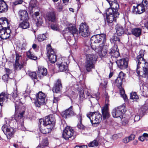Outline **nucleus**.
Here are the masks:
<instances>
[{
  "mask_svg": "<svg viewBox=\"0 0 148 148\" xmlns=\"http://www.w3.org/2000/svg\"><path fill=\"white\" fill-rule=\"evenodd\" d=\"M38 7V3L36 0H31L29 3V8L32 10L33 9Z\"/></svg>",
  "mask_w": 148,
  "mask_h": 148,
  "instance_id": "36",
  "label": "nucleus"
},
{
  "mask_svg": "<svg viewBox=\"0 0 148 148\" xmlns=\"http://www.w3.org/2000/svg\"><path fill=\"white\" fill-rule=\"evenodd\" d=\"M128 59L127 58L118 60L116 63L118 66L121 69L127 68L128 65Z\"/></svg>",
  "mask_w": 148,
  "mask_h": 148,
  "instance_id": "17",
  "label": "nucleus"
},
{
  "mask_svg": "<svg viewBox=\"0 0 148 148\" xmlns=\"http://www.w3.org/2000/svg\"><path fill=\"white\" fill-rule=\"evenodd\" d=\"M39 122L40 125L52 128H53L55 124L54 122L52 121L49 116L46 117L43 119H40Z\"/></svg>",
  "mask_w": 148,
  "mask_h": 148,
  "instance_id": "12",
  "label": "nucleus"
},
{
  "mask_svg": "<svg viewBox=\"0 0 148 148\" xmlns=\"http://www.w3.org/2000/svg\"><path fill=\"white\" fill-rule=\"evenodd\" d=\"M8 95L7 93L2 92L0 94V105L3 106L4 102H6L8 99Z\"/></svg>",
  "mask_w": 148,
  "mask_h": 148,
  "instance_id": "28",
  "label": "nucleus"
},
{
  "mask_svg": "<svg viewBox=\"0 0 148 148\" xmlns=\"http://www.w3.org/2000/svg\"><path fill=\"white\" fill-rule=\"evenodd\" d=\"M26 55L27 57L29 59L34 60H36L37 59V57L34 54L32 53L30 50L26 52Z\"/></svg>",
  "mask_w": 148,
  "mask_h": 148,
  "instance_id": "37",
  "label": "nucleus"
},
{
  "mask_svg": "<svg viewBox=\"0 0 148 148\" xmlns=\"http://www.w3.org/2000/svg\"><path fill=\"white\" fill-rule=\"evenodd\" d=\"M79 96L80 97L83 99L85 98L84 92L83 90H81L79 92Z\"/></svg>",
  "mask_w": 148,
  "mask_h": 148,
  "instance_id": "53",
  "label": "nucleus"
},
{
  "mask_svg": "<svg viewBox=\"0 0 148 148\" xmlns=\"http://www.w3.org/2000/svg\"><path fill=\"white\" fill-rule=\"evenodd\" d=\"M66 30L71 33L73 36L75 34L77 35L78 32L75 27L71 24H69V26L66 28Z\"/></svg>",
  "mask_w": 148,
  "mask_h": 148,
  "instance_id": "27",
  "label": "nucleus"
},
{
  "mask_svg": "<svg viewBox=\"0 0 148 148\" xmlns=\"http://www.w3.org/2000/svg\"><path fill=\"white\" fill-rule=\"evenodd\" d=\"M97 58V56L92 53L86 55L85 67L88 72H90L92 69H95V64Z\"/></svg>",
  "mask_w": 148,
  "mask_h": 148,
  "instance_id": "2",
  "label": "nucleus"
},
{
  "mask_svg": "<svg viewBox=\"0 0 148 148\" xmlns=\"http://www.w3.org/2000/svg\"><path fill=\"white\" fill-rule=\"evenodd\" d=\"M116 32L119 36L123 35L124 32V30L123 27L120 24H117L115 26Z\"/></svg>",
  "mask_w": 148,
  "mask_h": 148,
  "instance_id": "31",
  "label": "nucleus"
},
{
  "mask_svg": "<svg viewBox=\"0 0 148 148\" xmlns=\"http://www.w3.org/2000/svg\"><path fill=\"white\" fill-rule=\"evenodd\" d=\"M46 17L49 21L54 22L56 21V16L54 10L51 8V11L49 12L46 15Z\"/></svg>",
  "mask_w": 148,
  "mask_h": 148,
  "instance_id": "24",
  "label": "nucleus"
},
{
  "mask_svg": "<svg viewBox=\"0 0 148 148\" xmlns=\"http://www.w3.org/2000/svg\"><path fill=\"white\" fill-rule=\"evenodd\" d=\"M147 140V139H145V138H144L143 135L142 136H140L139 137V140H140L141 141L143 142L145 140Z\"/></svg>",
  "mask_w": 148,
  "mask_h": 148,
  "instance_id": "63",
  "label": "nucleus"
},
{
  "mask_svg": "<svg viewBox=\"0 0 148 148\" xmlns=\"http://www.w3.org/2000/svg\"><path fill=\"white\" fill-rule=\"evenodd\" d=\"M8 6L3 0L0 1V12H6L8 9Z\"/></svg>",
  "mask_w": 148,
  "mask_h": 148,
  "instance_id": "29",
  "label": "nucleus"
},
{
  "mask_svg": "<svg viewBox=\"0 0 148 148\" xmlns=\"http://www.w3.org/2000/svg\"><path fill=\"white\" fill-rule=\"evenodd\" d=\"M11 30L9 27L7 29V32H5V34H4V36L3 37V39H6L8 38L10 36V33Z\"/></svg>",
  "mask_w": 148,
  "mask_h": 148,
  "instance_id": "40",
  "label": "nucleus"
},
{
  "mask_svg": "<svg viewBox=\"0 0 148 148\" xmlns=\"http://www.w3.org/2000/svg\"><path fill=\"white\" fill-rule=\"evenodd\" d=\"M47 69L43 66H39L38 68V75L40 78L47 75Z\"/></svg>",
  "mask_w": 148,
  "mask_h": 148,
  "instance_id": "23",
  "label": "nucleus"
},
{
  "mask_svg": "<svg viewBox=\"0 0 148 148\" xmlns=\"http://www.w3.org/2000/svg\"><path fill=\"white\" fill-rule=\"evenodd\" d=\"M145 7L141 4H138L137 6H133V12L134 14H141L145 11Z\"/></svg>",
  "mask_w": 148,
  "mask_h": 148,
  "instance_id": "21",
  "label": "nucleus"
},
{
  "mask_svg": "<svg viewBox=\"0 0 148 148\" xmlns=\"http://www.w3.org/2000/svg\"><path fill=\"white\" fill-rule=\"evenodd\" d=\"M7 28L4 29L1 28L0 29V37L2 39L3 37L4 36V34H5V32H7Z\"/></svg>",
  "mask_w": 148,
  "mask_h": 148,
  "instance_id": "45",
  "label": "nucleus"
},
{
  "mask_svg": "<svg viewBox=\"0 0 148 148\" xmlns=\"http://www.w3.org/2000/svg\"><path fill=\"white\" fill-rule=\"evenodd\" d=\"M9 77V75L7 74H5L3 75L2 77V78L4 81H7Z\"/></svg>",
  "mask_w": 148,
  "mask_h": 148,
  "instance_id": "54",
  "label": "nucleus"
},
{
  "mask_svg": "<svg viewBox=\"0 0 148 148\" xmlns=\"http://www.w3.org/2000/svg\"><path fill=\"white\" fill-rule=\"evenodd\" d=\"M140 119V118L139 115H136L135 116L134 121H138Z\"/></svg>",
  "mask_w": 148,
  "mask_h": 148,
  "instance_id": "61",
  "label": "nucleus"
},
{
  "mask_svg": "<svg viewBox=\"0 0 148 148\" xmlns=\"http://www.w3.org/2000/svg\"><path fill=\"white\" fill-rule=\"evenodd\" d=\"M123 142L125 143H127L130 142L128 137L125 138L123 140Z\"/></svg>",
  "mask_w": 148,
  "mask_h": 148,
  "instance_id": "58",
  "label": "nucleus"
},
{
  "mask_svg": "<svg viewBox=\"0 0 148 148\" xmlns=\"http://www.w3.org/2000/svg\"><path fill=\"white\" fill-rule=\"evenodd\" d=\"M67 60V58L64 57L60 58L57 60L56 64L60 71H68V66L66 62Z\"/></svg>",
  "mask_w": 148,
  "mask_h": 148,
  "instance_id": "5",
  "label": "nucleus"
},
{
  "mask_svg": "<svg viewBox=\"0 0 148 148\" xmlns=\"http://www.w3.org/2000/svg\"><path fill=\"white\" fill-rule=\"evenodd\" d=\"M23 2L22 0H15L14 3L15 5H17L18 4H21Z\"/></svg>",
  "mask_w": 148,
  "mask_h": 148,
  "instance_id": "57",
  "label": "nucleus"
},
{
  "mask_svg": "<svg viewBox=\"0 0 148 148\" xmlns=\"http://www.w3.org/2000/svg\"><path fill=\"white\" fill-rule=\"evenodd\" d=\"M18 16L21 20H28V14L25 10H20L18 12Z\"/></svg>",
  "mask_w": 148,
  "mask_h": 148,
  "instance_id": "25",
  "label": "nucleus"
},
{
  "mask_svg": "<svg viewBox=\"0 0 148 148\" xmlns=\"http://www.w3.org/2000/svg\"><path fill=\"white\" fill-rule=\"evenodd\" d=\"M108 103L106 104L101 110L104 119H108L110 116L108 109Z\"/></svg>",
  "mask_w": 148,
  "mask_h": 148,
  "instance_id": "20",
  "label": "nucleus"
},
{
  "mask_svg": "<svg viewBox=\"0 0 148 148\" xmlns=\"http://www.w3.org/2000/svg\"><path fill=\"white\" fill-rule=\"evenodd\" d=\"M2 130L8 139H10L13 137L14 132L12 128L4 125L2 127Z\"/></svg>",
  "mask_w": 148,
  "mask_h": 148,
  "instance_id": "11",
  "label": "nucleus"
},
{
  "mask_svg": "<svg viewBox=\"0 0 148 148\" xmlns=\"http://www.w3.org/2000/svg\"><path fill=\"white\" fill-rule=\"evenodd\" d=\"M130 141L133 140L135 138V135L134 134H131L130 136L128 137Z\"/></svg>",
  "mask_w": 148,
  "mask_h": 148,
  "instance_id": "56",
  "label": "nucleus"
},
{
  "mask_svg": "<svg viewBox=\"0 0 148 148\" xmlns=\"http://www.w3.org/2000/svg\"><path fill=\"white\" fill-rule=\"evenodd\" d=\"M130 98L131 99H137L138 98V97L135 92L132 93L130 95Z\"/></svg>",
  "mask_w": 148,
  "mask_h": 148,
  "instance_id": "46",
  "label": "nucleus"
},
{
  "mask_svg": "<svg viewBox=\"0 0 148 148\" xmlns=\"http://www.w3.org/2000/svg\"><path fill=\"white\" fill-rule=\"evenodd\" d=\"M22 56L16 54V56L15 62H21Z\"/></svg>",
  "mask_w": 148,
  "mask_h": 148,
  "instance_id": "47",
  "label": "nucleus"
},
{
  "mask_svg": "<svg viewBox=\"0 0 148 148\" xmlns=\"http://www.w3.org/2000/svg\"><path fill=\"white\" fill-rule=\"evenodd\" d=\"M122 117H123V116ZM121 119L122 123L123 125H125L127 124L128 120L127 119L123 117Z\"/></svg>",
  "mask_w": 148,
  "mask_h": 148,
  "instance_id": "48",
  "label": "nucleus"
},
{
  "mask_svg": "<svg viewBox=\"0 0 148 148\" xmlns=\"http://www.w3.org/2000/svg\"><path fill=\"white\" fill-rule=\"evenodd\" d=\"M110 53L111 56L117 58L119 56V53L117 45L115 44L110 49Z\"/></svg>",
  "mask_w": 148,
  "mask_h": 148,
  "instance_id": "22",
  "label": "nucleus"
},
{
  "mask_svg": "<svg viewBox=\"0 0 148 148\" xmlns=\"http://www.w3.org/2000/svg\"><path fill=\"white\" fill-rule=\"evenodd\" d=\"M17 89L15 90L12 93V97L14 99L13 101L15 103V107L16 108V105H18L19 104L20 102V99L18 97V95L17 94Z\"/></svg>",
  "mask_w": 148,
  "mask_h": 148,
  "instance_id": "30",
  "label": "nucleus"
},
{
  "mask_svg": "<svg viewBox=\"0 0 148 148\" xmlns=\"http://www.w3.org/2000/svg\"><path fill=\"white\" fill-rule=\"evenodd\" d=\"M87 95L88 96H90L91 97V99L90 100V101L91 103V104H93L94 105H95V104L94 103L92 102V101L93 100H94L95 101H96V103L97 102V98H97V97L98 96V94H95V95L94 96V97H92V96L90 94V93L88 92V93L87 94Z\"/></svg>",
  "mask_w": 148,
  "mask_h": 148,
  "instance_id": "38",
  "label": "nucleus"
},
{
  "mask_svg": "<svg viewBox=\"0 0 148 148\" xmlns=\"http://www.w3.org/2000/svg\"><path fill=\"white\" fill-rule=\"evenodd\" d=\"M110 7L115 12H118L117 10L119 8V5L116 0H107Z\"/></svg>",
  "mask_w": 148,
  "mask_h": 148,
  "instance_id": "19",
  "label": "nucleus"
},
{
  "mask_svg": "<svg viewBox=\"0 0 148 148\" xmlns=\"http://www.w3.org/2000/svg\"><path fill=\"white\" fill-rule=\"evenodd\" d=\"M144 27L148 30V21H145L144 23Z\"/></svg>",
  "mask_w": 148,
  "mask_h": 148,
  "instance_id": "64",
  "label": "nucleus"
},
{
  "mask_svg": "<svg viewBox=\"0 0 148 148\" xmlns=\"http://www.w3.org/2000/svg\"><path fill=\"white\" fill-rule=\"evenodd\" d=\"M62 88L61 81L60 79H58L56 82L55 85L53 87L52 91L54 92L57 93Z\"/></svg>",
  "mask_w": 148,
  "mask_h": 148,
  "instance_id": "26",
  "label": "nucleus"
},
{
  "mask_svg": "<svg viewBox=\"0 0 148 148\" xmlns=\"http://www.w3.org/2000/svg\"><path fill=\"white\" fill-rule=\"evenodd\" d=\"M143 108L145 110H146L148 109V101L146 102L145 104L143 107Z\"/></svg>",
  "mask_w": 148,
  "mask_h": 148,
  "instance_id": "55",
  "label": "nucleus"
},
{
  "mask_svg": "<svg viewBox=\"0 0 148 148\" xmlns=\"http://www.w3.org/2000/svg\"><path fill=\"white\" fill-rule=\"evenodd\" d=\"M63 7L61 5H60L56 7V9L57 10L58 12H61L62 9Z\"/></svg>",
  "mask_w": 148,
  "mask_h": 148,
  "instance_id": "51",
  "label": "nucleus"
},
{
  "mask_svg": "<svg viewBox=\"0 0 148 148\" xmlns=\"http://www.w3.org/2000/svg\"><path fill=\"white\" fill-rule=\"evenodd\" d=\"M113 40L116 42H120V39L118 38L117 37L114 36V38H113Z\"/></svg>",
  "mask_w": 148,
  "mask_h": 148,
  "instance_id": "62",
  "label": "nucleus"
},
{
  "mask_svg": "<svg viewBox=\"0 0 148 148\" xmlns=\"http://www.w3.org/2000/svg\"><path fill=\"white\" fill-rule=\"evenodd\" d=\"M47 56L50 62L54 63L56 61H57L56 53L51 48L50 45H47Z\"/></svg>",
  "mask_w": 148,
  "mask_h": 148,
  "instance_id": "9",
  "label": "nucleus"
},
{
  "mask_svg": "<svg viewBox=\"0 0 148 148\" xmlns=\"http://www.w3.org/2000/svg\"><path fill=\"white\" fill-rule=\"evenodd\" d=\"M144 51L140 50L137 56L136 61L137 63L136 72L138 75L142 77L148 78V63L145 62L143 57Z\"/></svg>",
  "mask_w": 148,
  "mask_h": 148,
  "instance_id": "1",
  "label": "nucleus"
},
{
  "mask_svg": "<svg viewBox=\"0 0 148 148\" xmlns=\"http://www.w3.org/2000/svg\"><path fill=\"white\" fill-rule=\"evenodd\" d=\"M80 34L84 37H88L90 35L89 27L86 23H82L80 26L79 29Z\"/></svg>",
  "mask_w": 148,
  "mask_h": 148,
  "instance_id": "10",
  "label": "nucleus"
},
{
  "mask_svg": "<svg viewBox=\"0 0 148 148\" xmlns=\"http://www.w3.org/2000/svg\"><path fill=\"white\" fill-rule=\"evenodd\" d=\"M22 22H20L19 24V27L23 29H26L29 28V23L28 20H22Z\"/></svg>",
  "mask_w": 148,
  "mask_h": 148,
  "instance_id": "34",
  "label": "nucleus"
},
{
  "mask_svg": "<svg viewBox=\"0 0 148 148\" xmlns=\"http://www.w3.org/2000/svg\"><path fill=\"white\" fill-rule=\"evenodd\" d=\"M126 111L125 107L124 106H121L113 109L112 112V115L114 118L119 117L121 118L123 115Z\"/></svg>",
  "mask_w": 148,
  "mask_h": 148,
  "instance_id": "7",
  "label": "nucleus"
},
{
  "mask_svg": "<svg viewBox=\"0 0 148 148\" xmlns=\"http://www.w3.org/2000/svg\"><path fill=\"white\" fill-rule=\"evenodd\" d=\"M124 76L125 74L123 72L121 71L120 72L118 77H121V79H123Z\"/></svg>",
  "mask_w": 148,
  "mask_h": 148,
  "instance_id": "59",
  "label": "nucleus"
},
{
  "mask_svg": "<svg viewBox=\"0 0 148 148\" xmlns=\"http://www.w3.org/2000/svg\"><path fill=\"white\" fill-rule=\"evenodd\" d=\"M61 114L63 118L65 119L71 116L74 115V112L73 110V106H71L69 108L62 111Z\"/></svg>",
  "mask_w": 148,
  "mask_h": 148,
  "instance_id": "18",
  "label": "nucleus"
},
{
  "mask_svg": "<svg viewBox=\"0 0 148 148\" xmlns=\"http://www.w3.org/2000/svg\"><path fill=\"white\" fill-rule=\"evenodd\" d=\"M98 49L97 47V49L95 51H98L99 56L101 58L106 57L108 53V46L104 44H101L99 45V49Z\"/></svg>",
  "mask_w": 148,
  "mask_h": 148,
  "instance_id": "14",
  "label": "nucleus"
},
{
  "mask_svg": "<svg viewBox=\"0 0 148 148\" xmlns=\"http://www.w3.org/2000/svg\"><path fill=\"white\" fill-rule=\"evenodd\" d=\"M14 66L15 70H19L23 67V64L22 62H15Z\"/></svg>",
  "mask_w": 148,
  "mask_h": 148,
  "instance_id": "39",
  "label": "nucleus"
},
{
  "mask_svg": "<svg viewBox=\"0 0 148 148\" xmlns=\"http://www.w3.org/2000/svg\"><path fill=\"white\" fill-rule=\"evenodd\" d=\"M106 40V35L105 34H97L92 36L91 38V46L92 49L96 51L99 46V43L101 42V44H104Z\"/></svg>",
  "mask_w": 148,
  "mask_h": 148,
  "instance_id": "3",
  "label": "nucleus"
},
{
  "mask_svg": "<svg viewBox=\"0 0 148 148\" xmlns=\"http://www.w3.org/2000/svg\"><path fill=\"white\" fill-rule=\"evenodd\" d=\"M29 76L33 79H36L37 78V74L35 72H30L29 73Z\"/></svg>",
  "mask_w": 148,
  "mask_h": 148,
  "instance_id": "42",
  "label": "nucleus"
},
{
  "mask_svg": "<svg viewBox=\"0 0 148 148\" xmlns=\"http://www.w3.org/2000/svg\"><path fill=\"white\" fill-rule=\"evenodd\" d=\"M141 4L144 7L148 6V0H143L142 4Z\"/></svg>",
  "mask_w": 148,
  "mask_h": 148,
  "instance_id": "50",
  "label": "nucleus"
},
{
  "mask_svg": "<svg viewBox=\"0 0 148 148\" xmlns=\"http://www.w3.org/2000/svg\"><path fill=\"white\" fill-rule=\"evenodd\" d=\"M87 116L90 121L92 124L99 123L102 120V116L99 112H90L87 114Z\"/></svg>",
  "mask_w": 148,
  "mask_h": 148,
  "instance_id": "4",
  "label": "nucleus"
},
{
  "mask_svg": "<svg viewBox=\"0 0 148 148\" xmlns=\"http://www.w3.org/2000/svg\"><path fill=\"white\" fill-rule=\"evenodd\" d=\"M59 99L58 97H54L53 100V107H54L55 106L56 108V110H58V103L59 101Z\"/></svg>",
  "mask_w": 148,
  "mask_h": 148,
  "instance_id": "44",
  "label": "nucleus"
},
{
  "mask_svg": "<svg viewBox=\"0 0 148 148\" xmlns=\"http://www.w3.org/2000/svg\"><path fill=\"white\" fill-rule=\"evenodd\" d=\"M107 21L108 23H112L114 20V18L117 17L119 15L118 12H114L113 10L108 8L106 10Z\"/></svg>",
  "mask_w": 148,
  "mask_h": 148,
  "instance_id": "8",
  "label": "nucleus"
},
{
  "mask_svg": "<svg viewBox=\"0 0 148 148\" xmlns=\"http://www.w3.org/2000/svg\"><path fill=\"white\" fill-rule=\"evenodd\" d=\"M53 129L44 125L42 126H41V127L39 128L40 132L44 134H47L50 133Z\"/></svg>",
  "mask_w": 148,
  "mask_h": 148,
  "instance_id": "33",
  "label": "nucleus"
},
{
  "mask_svg": "<svg viewBox=\"0 0 148 148\" xmlns=\"http://www.w3.org/2000/svg\"><path fill=\"white\" fill-rule=\"evenodd\" d=\"M73 134L74 130L72 128L67 126L63 130L62 136L64 139L67 140L73 135Z\"/></svg>",
  "mask_w": 148,
  "mask_h": 148,
  "instance_id": "15",
  "label": "nucleus"
},
{
  "mask_svg": "<svg viewBox=\"0 0 148 148\" xmlns=\"http://www.w3.org/2000/svg\"><path fill=\"white\" fill-rule=\"evenodd\" d=\"M51 28L54 30L57 31L59 29V27L57 24H52L51 26Z\"/></svg>",
  "mask_w": 148,
  "mask_h": 148,
  "instance_id": "49",
  "label": "nucleus"
},
{
  "mask_svg": "<svg viewBox=\"0 0 148 148\" xmlns=\"http://www.w3.org/2000/svg\"><path fill=\"white\" fill-rule=\"evenodd\" d=\"M5 71L6 72V74H7L8 75H9L10 74L11 72L12 71L11 70H10L9 69H5Z\"/></svg>",
  "mask_w": 148,
  "mask_h": 148,
  "instance_id": "60",
  "label": "nucleus"
},
{
  "mask_svg": "<svg viewBox=\"0 0 148 148\" xmlns=\"http://www.w3.org/2000/svg\"><path fill=\"white\" fill-rule=\"evenodd\" d=\"M23 114L24 112H23L15 116V119L18 124V128L21 130H24V129L23 119Z\"/></svg>",
  "mask_w": 148,
  "mask_h": 148,
  "instance_id": "16",
  "label": "nucleus"
},
{
  "mask_svg": "<svg viewBox=\"0 0 148 148\" xmlns=\"http://www.w3.org/2000/svg\"><path fill=\"white\" fill-rule=\"evenodd\" d=\"M141 32V29L138 28H133L131 30L132 34L136 37H138L140 36Z\"/></svg>",
  "mask_w": 148,
  "mask_h": 148,
  "instance_id": "32",
  "label": "nucleus"
},
{
  "mask_svg": "<svg viewBox=\"0 0 148 148\" xmlns=\"http://www.w3.org/2000/svg\"><path fill=\"white\" fill-rule=\"evenodd\" d=\"M47 37L44 34H42L38 36L37 39L39 42H42L46 40Z\"/></svg>",
  "mask_w": 148,
  "mask_h": 148,
  "instance_id": "41",
  "label": "nucleus"
},
{
  "mask_svg": "<svg viewBox=\"0 0 148 148\" xmlns=\"http://www.w3.org/2000/svg\"><path fill=\"white\" fill-rule=\"evenodd\" d=\"M82 122H79L77 125L78 128L79 129H83L84 128V126L82 125Z\"/></svg>",
  "mask_w": 148,
  "mask_h": 148,
  "instance_id": "52",
  "label": "nucleus"
},
{
  "mask_svg": "<svg viewBox=\"0 0 148 148\" xmlns=\"http://www.w3.org/2000/svg\"><path fill=\"white\" fill-rule=\"evenodd\" d=\"M123 79L121 77H118L115 80V82L118 88L119 89L120 95L124 100L127 99V97L125 93V90L123 88L121 87L122 84Z\"/></svg>",
  "mask_w": 148,
  "mask_h": 148,
  "instance_id": "13",
  "label": "nucleus"
},
{
  "mask_svg": "<svg viewBox=\"0 0 148 148\" xmlns=\"http://www.w3.org/2000/svg\"><path fill=\"white\" fill-rule=\"evenodd\" d=\"M98 143L97 141L94 140L90 142L88 145L89 147H95L98 146Z\"/></svg>",
  "mask_w": 148,
  "mask_h": 148,
  "instance_id": "43",
  "label": "nucleus"
},
{
  "mask_svg": "<svg viewBox=\"0 0 148 148\" xmlns=\"http://www.w3.org/2000/svg\"><path fill=\"white\" fill-rule=\"evenodd\" d=\"M46 95L42 92H39L36 95V101L34 104L36 107H39L45 102Z\"/></svg>",
  "mask_w": 148,
  "mask_h": 148,
  "instance_id": "6",
  "label": "nucleus"
},
{
  "mask_svg": "<svg viewBox=\"0 0 148 148\" xmlns=\"http://www.w3.org/2000/svg\"><path fill=\"white\" fill-rule=\"evenodd\" d=\"M49 144L48 140L47 138L43 139L41 143L36 148H43L45 146H47Z\"/></svg>",
  "mask_w": 148,
  "mask_h": 148,
  "instance_id": "35",
  "label": "nucleus"
}]
</instances>
